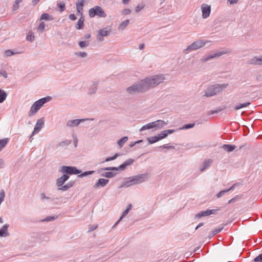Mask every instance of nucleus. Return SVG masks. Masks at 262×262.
Masks as SVG:
<instances>
[{"mask_svg": "<svg viewBox=\"0 0 262 262\" xmlns=\"http://www.w3.org/2000/svg\"><path fill=\"white\" fill-rule=\"evenodd\" d=\"M164 80L165 77L163 75H158L147 77L141 80L146 92L149 89L158 85Z\"/></svg>", "mask_w": 262, "mask_h": 262, "instance_id": "1", "label": "nucleus"}, {"mask_svg": "<svg viewBox=\"0 0 262 262\" xmlns=\"http://www.w3.org/2000/svg\"><path fill=\"white\" fill-rule=\"evenodd\" d=\"M51 99V97L48 96L35 101L30 108L28 114L29 116L35 115L45 103L49 101Z\"/></svg>", "mask_w": 262, "mask_h": 262, "instance_id": "2", "label": "nucleus"}, {"mask_svg": "<svg viewBox=\"0 0 262 262\" xmlns=\"http://www.w3.org/2000/svg\"><path fill=\"white\" fill-rule=\"evenodd\" d=\"M210 42L211 41L209 40L204 41L203 40H198L188 46L187 48L184 50V53L188 54L191 51L196 50L202 48L205 46L207 43Z\"/></svg>", "mask_w": 262, "mask_h": 262, "instance_id": "3", "label": "nucleus"}, {"mask_svg": "<svg viewBox=\"0 0 262 262\" xmlns=\"http://www.w3.org/2000/svg\"><path fill=\"white\" fill-rule=\"evenodd\" d=\"M126 92L129 94H135L145 92L142 80L134 83L126 89Z\"/></svg>", "mask_w": 262, "mask_h": 262, "instance_id": "4", "label": "nucleus"}, {"mask_svg": "<svg viewBox=\"0 0 262 262\" xmlns=\"http://www.w3.org/2000/svg\"><path fill=\"white\" fill-rule=\"evenodd\" d=\"M96 15L101 17H105L106 16V15L102 8L98 6L89 10V16L90 17H94Z\"/></svg>", "mask_w": 262, "mask_h": 262, "instance_id": "5", "label": "nucleus"}, {"mask_svg": "<svg viewBox=\"0 0 262 262\" xmlns=\"http://www.w3.org/2000/svg\"><path fill=\"white\" fill-rule=\"evenodd\" d=\"M231 51L229 49H226L221 51L217 52L212 55L204 56L201 59V61L202 62H205L212 58L220 57L223 55L228 54Z\"/></svg>", "mask_w": 262, "mask_h": 262, "instance_id": "6", "label": "nucleus"}, {"mask_svg": "<svg viewBox=\"0 0 262 262\" xmlns=\"http://www.w3.org/2000/svg\"><path fill=\"white\" fill-rule=\"evenodd\" d=\"M149 174L148 173L139 174L136 176H134L132 177L133 180V184L137 185L141 184L146 181L149 178Z\"/></svg>", "mask_w": 262, "mask_h": 262, "instance_id": "7", "label": "nucleus"}, {"mask_svg": "<svg viewBox=\"0 0 262 262\" xmlns=\"http://www.w3.org/2000/svg\"><path fill=\"white\" fill-rule=\"evenodd\" d=\"M60 172L66 173V174H77L81 172V171L77 169L75 167L62 166L60 170Z\"/></svg>", "mask_w": 262, "mask_h": 262, "instance_id": "8", "label": "nucleus"}, {"mask_svg": "<svg viewBox=\"0 0 262 262\" xmlns=\"http://www.w3.org/2000/svg\"><path fill=\"white\" fill-rule=\"evenodd\" d=\"M134 160L132 159H129L125 161L122 164L120 165L118 167H107L103 168L104 170H124L127 166L130 165Z\"/></svg>", "mask_w": 262, "mask_h": 262, "instance_id": "9", "label": "nucleus"}, {"mask_svg": "<svg viewBox=\"0 0 262 262\" xmlns=\"http://www.w3.org/2000/svg\"><path fill=\"white\" fill-rule=\"evenodd\" d=\"M44 122L45 120L43 118H41L37 121L35 127L34 128V130L30 137L31 142H32V140L33 139V138H32V137L34 134L38 133L41 129V128L43 127L44 125Z\"/></svg>", "mask_w": 262, "mask_h": 262, "instance_id": "10", "label": "nucleus"}, {"mask_svg": "<svg viewBox=\"0 0 262 262\" xmlns=\"http://www.w3.org/2000/svg\"><path fill=\"white\" fill-rule=\"evenodd\" d=\"M111 32V29L109 27H105L99 31L97 36V40L99 41H102L104 40L103 37L107 36Z\"/></svg>", "mask_w": 262, "mask_h": 262, "instance_id": "11", "label": "nucleus"}, {"mask_svg": "<svg viewBox=\"0 0 262 262\" xmlns=\"http://www.w3.org/2000/svg\"><path fill=\"white\" fill-rule=\"evenodd\" d=\"M202 17L204 19L208 18L211 12V6L206 4L201 5Z\"/></svg>", "mask_w": 262, "mask_h": 262, "instance_id": "12", "label": "nucleus"}, {"mask_svg": "<svg viewBox=\"0 0 262 262\" xmlns=\"http://www.w3.org/2000/svg\"><path fill=\"white\" fill-rule=\"evenodd\" d=\"M93 120V119H75V120H70L67 121V126L69 127H72L75 126H77L80 123L83 122L85 120Z\"/></svg>", "mask_w": 262, "mask_h": 262, "instance_id": "13", "label": "nucleus"}, {"mask_svg": "<svg viewBox=\"0 0 262 262\" xmlns=\"http://www.w3.org/2000/svg\"><path fill=\"white\" fill-rule=\"evenodd\" d=\"M227 83L223 84H215L212 85L214 92L215 93V95L217 94L221 93L228 86Z\"/></svg>", "mask_w": 262, "mask_h": 262, "instance_id": "14", "label": "nucleus"}, {"mask_svg": "<svg viewBox=\"0 0 262 262\" xmlns=\"http://www.w3.org/2000/svg\"><path fill=\"white\" fill-rule=\"evenodd\" d=\"M217 211L216 209H208L206 211H201L196 214V217L200 218L203 216H206L212 214H215Z\"/></svg>", "mask_w": 262, "mask_h": 262, "instance_id": "15", "label": "nucleus"}, {"mask_svg": "<svg viewBox=\"0 0 262 262\" xmlns=\"http://www.w3.org/2000/svg\"><path fill=\"white\" fill-rule=\"evenodd\" d=\"M154 128L156 129H160L163 128L168 123L162 120H158L157 121L152 122Z\"/></svg>", "mask_w": 262, "mask_h": 262, "instance_id": "16", "label": "nucleus"}, {"mask_svg": "<svg viewBox=\"0 0 262 262\" xmlns=\"http://www.w3.org/2000/svg\"><path fill=\"white\" fill-rule=\"evenodd\" d=\"M69 179L67 174H63L56 180V185L58 187L62 186L63 184Z\"/></svg>", "mask_w": 262, "mask_h": 262, "instance_id": "17", "label": "nucleus"}, {"mask_svg": "<svg viewBox=\"0 0 262 262\" xmlns=\"http://www.w3.org/2000/svg\"><path fill=\"white\" fill-rule=\"evenodd\" d=\"M215 95L212 85L209 86L204 92L203 96L210 97Z\"/></svg>", "mask_w": 262, "mask_h": 262, "instance_id": "18", "label": "nucleus"}, {"mask_svg": "<svg viewBox=\"0 0 262 262\" xmlns=\"http://www.w3.org/2000/svg\"><path fill=\"white\" fill-rule=\"evenodd\" d=\"M108 179H99L94 185V188H98L100 187H104L108 183Z\"/></svg>", "mask_w": 262, "mask_h": 262, "instance_id": "19", "label": "nucleus"}, {"mask_svg": "<svg viewBox=\"0 0 262 262\" xmlns=\"http://www.w3.org/2000/svg\"><path fill=\"white\" fill-rule=\"evenodd\" d=\"M174 132L175 130L174 129L165 130L158 135L157 137H158L159 140H160L167 137L168 134L173 133Z\"/></svg>", "mask_w": 262, "mask_h": 262, "instance_id": "20", "label": "nucleus"}, {"mask_svg": "<svg viewBox=\"0 0 262 262\" xmlns=\"http://www.w3.org/2000/svg\"><path fill=\"white\" fill-rule=\"evenodd\" d=\"M249 63L251 64L262 65V55L260 57H254L249 61Z\"/></svg>", "mask_w": 262, "mask_h": 262, "instance_id": "21", "label": "nucleus"}, {"mask_svg": "<svg viewBox=\"0 0 262 262\" xmlns=\"http://www.w3.org/2000/svg\"><path fill=\"white\" fill-rule=\"evenodd\" d=\"M9 225L8 224L4 225L1 229H0V236L6 237L9 235V233L8 232V228Z\"/></svg>", "mask_w": 262, "mask_h": 262, "instance_id": "22", "label": "nucleus"}, {"mask_svg": "<svg viewBox=\"0 0 262 262\" xmlns=\"http://www.w3.org/2000/svg\"><path fill=\"white\" fill-rule=\"evenodd\" d=\"M212 162V160L211 159H208L205 160L203 163H202V165L201 166V167L200 168V171L201 172L204 171L206 169H207L208 167H209L211 164Z\"/></svg>", "mask_w": 262, "mask_h": 262, "instance_id": "23", "label": "nucleus"}, {"mask_svg": "<svg viewBox=\"0 0 262 262\" xmlns=\"http://www.w3.org/2000/svg\"><path fill=\"white\" fill-rule=\"evenodd\" d=\"M222 148L227 152H231L236 148V146L231 144H224Z\"/></svg>", "mask_w": 262, "mask_h": 262, "instance_id": "24", "label": "nucleus"}, {"mask_svg": "<svg viewBox=\"0 0 262 262\" xmlns=\"http://www.w3.org/2000/svg\"><path fill=\"white\" fill-rule=\"evenodd\" d=\"M132 181L133 180L132 179V177H130L122 184L120 187H128L130 186L134 185V184H133V182Z\"/></svg>", "mask_w": 262, "mask_h": 262, "instance_id": "25", "label": "nucleus"}, {"mask_svg": "<svg viewBox=\"0 0 262 262\" xmlns=\"http://www.w3.org/2000/svg\"><path fill=\"white\" fill-rule=\"evenodd\" d=\"M129 23V20L126 19L122 22L118 27L119 31H123L128 26Z\"/></svg>", "mask_w": 262, "mask_h": 262, "instance_id": "26", "label": "nucleus"}, {"mask_svg": "<svg viewBox=\"0 0 262 262\" xmlns=\"http://www.w3.org/2000/svg\"><path fill=\"white\" fill-rule=\"evenodd\" d=\"M98 85V81H95L94 83L91 86L89 89V93L91 94H94L96 92L97 90V86Z\"/></svg>", "mask_w": 262, "mask_h": 262, "instance_id": "27", "label": "nucleus"}, {"mask_svg": "<svg viewBox=\"0 0 262 262\" xmlns=\"http://www.w3.org/2000/svg\"><path fill=\"white\" fill-rule=\"evenodd\" d=\"M84 17L83 16H81L79 19L78 20L77 25H76V29H81L83 28L84 26Z\"/></svg>", "mask_w": 262, "mask_h": 262, "instance_id": "28", "label": "nucleus"}, {"mask_svg": "<svg viewBox=\"0 0 262 262\" xmlns=\"http://www.w3.org/2000/svg\"><path fill=\"white\" fill-rule=\"evenodd\" d=\"M152 128H154V126H153V123L152 122H150V123H149L144 126H143L140 129V132H142V131H144L146 129H152Z\"/></svg>", "mask_w": 262, "mask_h": 262, "instance_id": "29", "label": "nucleus"}, {"mask_svg": "<svg viewBox=\"0 0 262 262\" xmlns=\"http://www.w3.org/2000/svg\"><path fill=\"white\" fill-rule=\"evenodd\" d=\"M127 140V137H123L118 141L117 144L120 146V147H122Z\"/></svg>", "mask_w": 262, "mask_h": 262, "instance_id": "30", "label": "nucleus"}, {"mask_svg": "<svg viewBox=\"0 0 262 262\" xmlns=\"http://www.w3.org/2000/svg\"><path fill=\"white\" fill-rule=\"evenodd\" d=\"M8 142V138H5V139L0 140V151L7 144Z\"/></svg>", "mask_w": 262, "mask_h": 262, "instance_id": "31", "label": "nucleus"}, {"mask_svg": "<svg viewBox=\"0 0 262 262\" xmlns=\"http://www.w3.org/2000/svg\"><path fill=\"white\" fill-rule=\"evenodd\" d=\"M147 140L149 144H153L159 141L158 137L156 136L147 138Z\"/></svg>", "mask_w": 262, "mask_h": 262, "instance_id": "32", "label": "nucleus"}, {"mask_svg": "<svg viewBox=\"0 0 262 262\" xmlns=\"http://www.w3.org/2000/svg\"><path fill=\"white\" fill-rule=\"evenodd\" d=\"M26 39L28 41L32 42L34 40L35 36L32 32L30 31L28 33V34L27 35Z\"/></svg>", "mask_w": 262, "mask_h": 262, "instance_id": "33", "label": "nucleus"}, {"mask_svg": "<svg viewBox=\"0 0 262 262\" xmlns=\"http://www.w3.org/2000/svg\"><path fill=\"white\" fill-rule=\"evenodd\" d=\"M41 20H51L53 19V18L50 16L48 13H43L40 17Z\"/></svg>", "mask_w": 262, "mask_h": 262, "instance_id": "34", "label": "nucleus"}, {"mask_svg": "<svg viewBox=\"0 0 262 262\" xmlns=\"http://www.w3.org/2000/svg\"><path fill=\"white\" fill-rule=\"evenodd\" d=\"M7 97V94L4 91L0 90V103L3 102Z\"/></svg>", "mask_w": 262, "mask_h": 262, "instance_id": "35", "label": "nucleus"}, {"mask_svg": "<svg viewBox=\"0 0 262 262\" xmlns=\"http://www.w3.org/2000/svg\"><path fill=\"white\" fill-rule=\"evenodd\" d=\"M116 173L113 172H105L101 174L102 176L105 177L106 178H111L115 176Z\"/></svg>", "mask_w": 262, "mask_h": 262, "instance_id": "36", "label": "nucleus"}, {"mask_svg": "<svg viewBox=\"0 0 262 262\" xmlns=\"http://www.w3.org/2000/svg\"><path fill=\"white\" fill-rule=\"evenodd\" d=\"M89 45L88 41H81L79 42V46L81 48L87 47Z\"/></svg>", "mask_w": 262, "mask_h": 262, "instance_id": "37", "label": "nucleus"}, {"mask_svg": "<svg viewBox=\"0 0 262 262\" xmlns=\"http://www.w3.org/2000/svg\"><path fill=\"white\" fill-rule=\"evenodd\" d=\"M195 123H191L185 124L183 127L180 128V129H187L189 128H192L194 126Z\"/></svg>", "mask_w": 262, "mask_h": 262, "instance_id": "38", "label": "nucleus"}, {"mask_svg": "<svg viewBox=\"0 0 262 262\" xmlns=\"http://www.w3.org/2000/svg\"><path fill=\"white\" fill-rule=\"evenodd\" d=\"M23 0H15V3L13 6V10L14 11L16 10L19 8V4Z\"/></svg>", "mask_w": 262, "mask_h": 262, "instance_id": "39", "label": "nucleus"}, {"mask_svg": "<svg viewBox=\"0 0 262 262\" xmlns=\"http://www.w3.org/2000/svg\"><path fill=\"white\" fill-rule=\"evenodd\" d=\"M75 55L77 56H78V57H85L87 56V53L86 52H76L75 53Z\"/></svg>", "mask_w": 262, "mask_h": 262, "instance_id": "40", "label": "nucleus"}, {"mask_svg": "<svg viewBox=\"0 0 262 262\" xmlns=\"http://www.w3.org/2000/svg\"><path fill=\"white\" fill-rule=\"evenodd\" d=\"M128 209H126L123 212L122 215L120 217L119 220L117 222L116 224H117L121 220H122V219L128 214Z\"/></svg>", "mask_w": 262, "mask_h": 262, "instance_id": "41", "label": "nucleus"}, {"mask_svg": "<svg viewBox=\"0 0 262 262\" xmlns=\"http://www.w3.org/2000/svg\"><path fill=\"white\" fill-rule=\"evenodd\" d=\"M45 27V25L44 23L42 22L40 23L38 27L37 30L40 32H43L44 31Z\"/></svg>", "mask_w": 262, "mask_h": 262, "instance_id": "42", "label": "nucleus"}, {"mask_svg": "<svg viewBox=\"0 0 262 262\" xmlns=\"http://www.w3.org/2000/svg\"><path fill=\"white\" fill-rule=\"evenodd\" d=\"M5 193L3 189L1 190L0 192V203H2L5 199Z\"/></svg>", "mask_w": 262, "mask_h": 262, "instance_id": "43", "label": "nucleus"}, {"mask_svg": "<svg viewBox=\"0 0 262 262\" xmlns=\"http://www.w3.org/2000/svg\"><path fill=\"white\" fill-rule=\"evenodd\" d=\"M98 228V225H90L89 226L88 232H90Z\"/></svg>", "mask_w": 262, "mask_h": 262, "instance_id": "44", "label": "nucleus"}, {"mask_svg": "<svg viewBox=\"0 0 262 262\" xmlns=\"http://www.w3.org/2000/svg\"><path fill=\"white\" fill-rule=\"evenodd\" d=\"M119 156V154H116L113 157H107L105 161V162H108V161H112V160H114L115 159H116L118 156Z\"/></svg>", "mask_w": 262, "mask_h": 262, "instance_id": "45", "label": "nucleus"}, {"mask_svg": "<svg viewBox=\"0 0 262 262\" xmlns=\"http://www.w3.org/2000/svg\"><path fill=\"white\" fill-rule=\"evenodd\" d=\"M94 172V171H86V172H84L81 173V174L79 175L78 177H85V176H88L89 174H92Z\"/></svg>", "mask_w": 262, "mask_h": 262, "instance_id": "46", "label": "nucleus"}, {"mask_svg": "<svg viewBox=\"0 0 262 262\" xmlns=\"http://www.w3.org/2000/svg\"><path fill=\"white\" fill-rule=\"evenodd\" d=\"M224 110V108H221L220 109H217V110H216L215 111H209L208 112V114L209 115H212L214 113H217L222 111Z\"/></svg>", "mask_w": 262, "mask_h": 262, "instance_id": "47", "label": "nucleus"}, {"mask_svg": "<svg viewBox=\"0 0 262 262\" xmlns=\"http://www.w3.org/2000/svg\"><path fill=\"white\" fill-rule=\"evenodd\" d=\"M69 189V188L68 186H67L66 184L63 186L62 185L61 187H58V190L67 191Z\"/></svg>", "mask_w": 262, "mask_h": 262, "instance_id": "48", "label": "nucleus"}, {"mask_svg": "<svg viewBox=\"0 0 262 262\" xmlns=\"http://www.w3.org/2000/svg\"><path fill=\"white\" fill-rule=\"evenodd\" d=\"M254 261L255 262H262V253L256 256L254 259Z\"/></svg>", "mask_w": 262, "mask_h": 262, "instance_id": "49", "label": "nucleus"}, {"mask_svg": "<svg viewBox=\"0 0 262 262\" xmlns=\"http://www.w3.org/2000/svg\"><path fill=\"white\" fill-rule=\"evenodd\" d=\"M85 0H78L76 3V6L83 7Z\"/></svg>", "mask_w": 262, "mask_h": 262, "instance_id": "50", "label": "nucleus"}, {"mask_svg": "<svg viewBox=\"0 0 262 262\" xmlns=\"http://www.w3.org/2000/svg\"><path fill=\"white\" fill-rule=\"evenodd\" d=\"M228 190H224L220 191L216 195L217 198H219L223 196L226 192H227Z\"/></svg>", "mask_w": 262, "mask_h": 262, "instance_id": "51", "label": "nucleus"}, {"mask_svg": "<svg viewBox=\"0 0 262 262\" xmlns=\"http://www.w3.org/2000/svg\"><path fill=\"white\" fill-rule=\"evenodd\" d=\"M5 54L7 56H10L13 55L14 53L10 50H7L5 52Z\"/></svg>", "mask_w": 262, "mask_h": 262, "instance_id": "52", "label": "nucleus"}, {"mask_svg": "<svg viewBox=\"0 0 262 262\" xmlns=\"http://www.w3.org/2000/svg\"><path fill=\"white\" fill-rule=\"evenodd\" d=\"M58 7H59L60 8V11L61 12H62V11H64V6H65V5L64 3H59V4H58Z\"/></svg>", "mask_w": 262, "mask_h": 262, "instance_id": "53", "label": "nucleus"}, {"mask_svg": "<svg viewBox=\"0 0 262 262\" xmlns=\"http://www.w3.org/2000/svg\"><path fill=\"white\" fill-rule=\"evenodd\" d=\"M77 12L80 15H82L83 7L76 6Z\"/></svg>", "mask_w": 262, "mask_h": 262, "instance_id": "54", "label": "nucleus"}, {"mask_svg": "<svg viewBox=\"0 0 262 262\" xmlns=\"http://www.w3.org/2000/svg\"><path fill=\"white\" fill-rule=\"evenodd\" d=\"M131 13V10L129 9H125L123 10L122 14L123 15H128Z\"/></svg>", "mask_w": 262, "mask_h": 262, "instance_id": "55", "label": "nucleus"}, {"mask_svg": "<svg viewBox=\"0 0 262 262\" xmlns=\"http://www.w3.org/2000/svg\"><path fill=\"white\" fill-rule=\"evenodd\" d=\"M159 148H166V149H171V148H174V147L173 146H167L166 145H163L160 146L159 147Z\"/></svg>", "mask_w": 262, "mask_h": 262, "instance_id": "56", "label": "nucleus"}, {"mask_svg": "<svg viewBox=\"0 0 262 262\" xmlns=\"http://www.w3.org/2000/svg\"><path fill=\"white\" fill-rule=\"evenodd\" d=\"M55 219V217L54 216H48L45 219H44L43 221H46V222H49V221H51L54 220Z\"/></svg>", "mask_w": 262, "mask_h": 262, "instance_id": "57", "label": "nucleus"}, {"mask_svg": "<svg viewBox=\"0 0 262 262\" xmlns=\"http://www.w3.org/2000/svg\"><path fill=\"white\" fill-rule=\"evenodd\" d=\"M144 8V6H141V5H137V6L136 7L135 11L137 12H139L140 10H141Z\"/></svg>", "mask_w": 262, "mask_h": 262, "instance_id": "58", "label": "nucleus"}, {"mask_svg": "<svg viewBox=\"0 0 262 262\" xmlns=\"http://www.w3.org/2000/svg\"><path fill=\"white\" fill-rule=\"evenodd\" d=\"M223 229V227H222V228H217V229H216L215 230H214L213 231V232L215 234H217L219 233H220L222 230V229Z\"/></svg>", "mask_w": 262, "mask_h": 262, "instance_id": "59", "label": "nucleus"}, {"mask_svg": "<svg viewBox=\"0 0 262 262\" xmlns=\"http://www.w3.org/2000/svg\"><path fill=\"white\" fill-rule=\"evenodd\" d=\"M69 18L72 20H75L76 19V16L75 15V14H71L69 15Z\"/></svg>", "mask_w": 262, "mask_h": 262, "instance_id": "60", "label": "nucleus"}, {"mask_svg": "<svg viewBox=\"0 0 262 262\" xmlns=\"http://www.w3.org/2000/svg\"><path fill=\"white\" fill-rule=\"evenodd\" d=\"M250 104V102H246L245 103L240 104L241 108L243 107H247V106H249Z\"/></svg>", "mask_w": 262, "mask_h": 262, "instance_id": "61", "label": "nucleus"}, {"mask_svg": "<svg viewBox=\"0 0 262 262\" xmlns=\"http://www.w3.org/2000/svg\"><path fill=\"white\" fill-rule=\"evenodd\" d=\"M142 142V140H138V141H137L136 142H132V143H130V147H133V146H135L136 144H138V143H139L140 142Z\"/></svg>", "mask_w": 262, "mask_h": 262, "instance_id": "62", "label": "nucleus"}, {"mask_svg": "<svg viewBox=\"0 0 262 262\" xmlns=\"http://www.w3.org/2000/svg\"><path fill=\"white\" fill-rule=\"evenodd\" d=\"M74 181H70L66 185L68 186L69 188H70L72 187L74 185Z\"/></svg>", "mask_w": 262, "mask_h": 262, "instance_id": "63", "label": "nucleus"}, {"mask_svg": "<svg viewBox=\"0 0 262 262\" xmlns=\"http://www.w3.org/2000/svg\"><path fill=\"white\" fill-rule=\"evenodd\" d=\"M237 198V196H236L235 198H233L232 199H231V200H230L229 201H228V204H231V203H232L233 202H234L236 199V198Z\"/></svg>", "mask_w": 262, "mask_h": 262, "instance_id": "64", "label": "nucleus"}]
</instances>
